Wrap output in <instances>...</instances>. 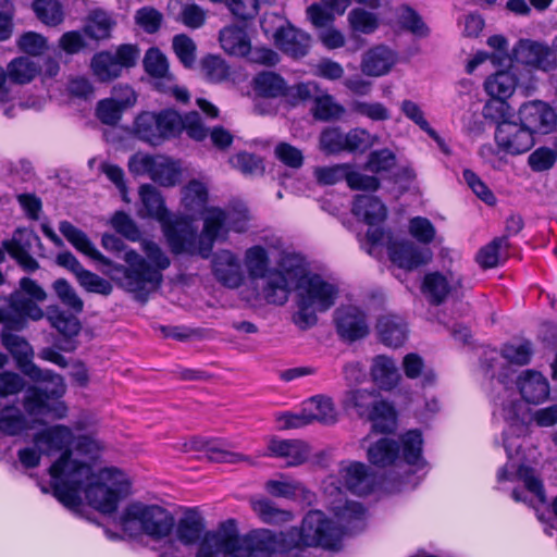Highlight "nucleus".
<instances>
[{
	"instance_id": "obj_1",
	"label": "nucleus",
	"mask_w": 557,
	"mask_h": 557,
	"mask_svg": "<svg viewBox=\"0 0 557 557\" xmlns=\"http://www.w3.org/2000/svg\"><path fill=\"white\" fill-rule=\"evenodd\" d=\"M325 493L334 520L312 510L304 518L300 529L278 533L259 529L245 535L238 533L233 522H227L203 539L196 557H272L301 546L338 549L344 534L363 528L364 509L359 503L348 502L335 484L326 485Z\"/></svg>"
},
{
	"instance_id": "obj_2",
	"label": "nucleus",
	"mask_w": 557,
	"mask_h": 557,
	"mask_svg": "<svg viewBox=\"0 0 557 557\" xmlns=\"http://www.w3.org/2000/svg\"><path fill=\"white\" fill-rule=\"evenodd\" d=\"M34 444L46 456L59 454L50 466L54 497L66 508L78 511L84 498L95 509L111 513L129 493L126 475L116 469L96 473L88 462L96 459L102 444L90 435L75 436L63 424L48 426L34 435Z\"/></svg>"
},
{
	"instance_id": "obj_3",
	"label": "nucleus",
	"mask_w": 557,
	"mask_h": 557,
	"mask_svg": "<svg viewBox=\"0 0 557 557\" xmlns=\"http://www.w3.org/2000/svg\"><path fill=\"white\" fill-rule=\"evenodd\" d=\"M278 267L280 270L268 275L265 299L270 304L284 305L294 289L297 310L293 314V322L301 330L312 327L318 322V313L335 305L339 295L337 284L308 273L302 259L295 255L284 256Z\"/></svg>"
},
{
	"instance_id": "obj_4",
	"label": "nucleus",
	"mask_w": 557,
	"mask_h": 557,
	"mask_svg": "<svg viewBox=\"0 0 557 557\" xmlns=\"http://www.w3.org/2000/svg\"><path fill=\"white\" fill-rule=\"evenodd\" d=\"M496 406L495 413L499 414L507 423V428L504 430V447L508 457V462L497 473L498 482L521 481L530 494L540 503H545L542 481L532 468L520 463L521 437L528 432L524 405L508 396Z\"/></svg>"
},
{
	"instance_id": "obj_5",
	"label": "nucleus",
	"mask_w": 557,
	"mask_h": 557,
	"mask_svg": "<svg viewBox=\"0 0 557 557\" xmlns=\"http://www.w3.org/2000/svg\"><path fill=\"white\" fill-rule=\"evenodd\" d=\"M140 246L147 260L135 250L126 251L124 261L127 267H120L124 274L121 285L135 294L137 299L145 301L150 293L160 287L162 271L170 267L171 260L153 240L143 239Z\"/></svg>"
},
{
	"instance_id": "obj_6",
	"label": "nucleus",
	"mask_w": 557,
	"mask_h": 557,
	"mask_svg": "<svg viewBox=\"0 0 557 557\" xmlns=\"http://www.w3.org/2000/svg\"><path fill=\"white\" fill-rule=\"evenodd\" d=\"M139 197L144 207L139 215L152 218L161 224L163 235L174 255L187 253L195 249L194 224L186 218H173L156 187L149 184L141 185Z\"/></svg>"
},
{
	"instance_id": "obj_7",
	"label": "nucleus",
	"mask_w": 557,
	"mask_h": 557,
	"mask_svg": "<svg viewBox=\"0 0 557 557\" xmlns=\"http://www.w3.org/2000/svg\"><path fill=\"white\" fill-rule=\"evenodd\" d=\"M249 213L246 207L240 206L227 212L219 208H209L203 215V228L198 235L195 226V249L188 255H200L207 258L216 239L225 238L228 231L245 232L248 228Z\"/></svg>"
},
{
	"instance_id": "obj_8",
	"label": "nucleus",
	"mask_w": 557,
	"mask_h": 557,
	"mask_svg": "<svg viewBox=\"0 0 557 557\" xmlns=\"http://www.w3.org/2000/svg\"><path fill=\"white\" fill-rule=\"evenodd\" d=\"M40 379H32L36 382L47 383L45 388L39 386H29L25 389L23 397V408L25 412L35 421L41 418L62 419L66 414V406L60 398L65 394L66 386L61 375L44 370Z\"/></svg>"
},
{
	"instance_id": "obj_9",
	"label": "nucleus",
	"mask_w": 557,
	"mask_h": 557,
	"mask_svg": "<svg viewBox=\"0 0 557 557\" xmlns=\"http://www.w3.org/2000/svg\"><path fill=\"white\" fill-rule=\"evenodd\" d=\"M343 405L359 418L373 423V430L381 433L393 432L396 428L394 407L374 388H354L346 392Z\"/></svg>"
},
{
	"instance_id": "obj_10",
	"label": "nucleus",
	"mask_w": 557,
	"mask_h": 557,
	"mask_svg": "<svg viewBox=\"0 0 557 557\" xmlns=\"http://www.w3.org/2000/svg\"><path fill=\"white\" fill-rule=\"evenodd\" d=\"M182 133V115L172 109L143 111L134 120L131 134L140 141L158 147Z\"/></svg>"
},
{
	"instance_id": "obj_11",
	"label": "nucleus",
	"mask_w": 557,
	"mask_h": 557,
	"mask_svg": "<svg viewBox=\"0 0 557 557\" xmlns=\"http://www.w3.org/2000/svg\"><path fill=\"white\" fill-rule=\"evenodd\" d=\"M120 523L126 531L138 527L156 541L168 539L174 529V518L166 509L140 503L128 505L120 517Z\"/></svg>"
},
{
	"instance_id": "obj_12",
	"label": "nucleus",
	"mask_w": 557,
	"mask_h": 557,
	"mask_svg": "<svg viewBox=\"0 0 557 557\" xmlns=\"http://www.w3.org/2000/svg\"><path fill=\"white\" fill-rule=\"evenodd\" d=\"M466 287V276L459 260L424 275L421 292L432 305L443 304L449 296L458 295Z\"/></svg>"
},
{
	"instance_id": "obj_13",
	"label": "nucleus",
	"mask_w": 557,
	"mask_h": 557,
	"mask_svg": "<svg viewBox=\"0 0 557 557\" xmlns=\"http://www.w3.org/2000/svg\"><path fill=\"white\" fill-rule=\"evenodd\" d=\"M128 169L135 175H148L153 182L164 187L176 185L182 175L177 161L160 154H134L128 161Z\"/></svg>"
},
{
	"instance_id": "obj_14",
	"label": "nucleus",
	"mask_w": 557,
	"mask_h": 557,
	"mask_svg": "<svg viewBox=\"0 0 557 557\" xmlns=\"http://www.w3.org/2000/svg\"><path fill=\"white\" fill-rule=\"evenodd\" d=\"M139 51L132 45H122L115 52L101 51L96 53L90 67L98 81L108 83L121 76L123 69L135 65Z\"/></svg>"
},
{
	"instance_id": "obj_15",
	"label": "nucleus",
	"mask_w": 557,
	"mask_h": 557,
	"mask_svg": "<svg viewBox=\"0 0 557 557\" xmlns=\"http://www.w3.org/2000/svg\"><path fill=\"white\" fill-rule=\"evenodd\" d=\"M44 311L33 300L22 297L21 293H12L9 297H0V323L3 330L20 331L25 327L26 320L42 319Z\"/></svg>"
},
{
	"instance_id": "obj_16",
	"label": "nucleus",
	"mask_w": 557,
	"mask_h": 557,
	"mask_svg": "<svg viewBox=\"0 0 557 557\" xmlns=\"http://www.w3.org/2000/svg\"><path fill=\"white\" fill-rule=\"evenodd\" d=\"M513 60L524 66L550 72L557 67V52L547 44L520 39L512 49Z\"/></svg>"
},
{
	"instance_id": "obj_17",
	"label": "nucleus",
	"mask_w": 557,
	"mask_h": 557,
	"mask_svg": "<svg viewBox=\"0 0 557 557\" xmlns=\"http://www.w3.org/2000/svg\"><path fill=\"white\" fill-rule=\"evenodd\" d=\"M520 123L533 134H549L557 125V113L547 102L531 100L522 103L518 110Z\"/></svg>"
},
{
	"instance_id": "obj_18",
	"label": "nucleus",
	"mask_w": 557,
	"mask_h": 557,
	"mask_svg": "<svg viewBox=\"0 0 557 557\" xmlns=\"http://www.w3.org/2000/svg\"><path fill=\"white\" fill-rule=\"evenodd\" d=\"M495 141L498 148L510 154H520L534 145L533 135L521 123L505 121L497 125Z\"/></svg>"
},
{
	"instance_id": "obj_19",
	"label": "nucleus",
	"mask_w": 557,
	"mask_h": 557,
	"mask_svg": "<svg viewBox=\"0 0 557 557\" xmlns=\"http://www.w3.org/2000/svg\"><path fill=\"white\" fill-rule=\"evenodd\" d=\"M11 331L12 330H2L1 342L15 359L20 370L29 379H40L44 377V375H47L44 373L42 369L33 362L34 350L25 338L11 333Z\"/></svg>"
},
{
	"instance_id": "obj_20",
	"label": "nucleus",
	"mask_w": 557,
	"mask_h": 557,
	"mask_svg": "<svg viewBox=\"0 0 557 557\" xmlns=\"http://www.w3.org/2000/svg\"><path fill=\"white\" fill-rule=\"evenodd\" d=\"M334 321L338 335L348 342L363 338L369 333L364 312L356 306H342L335 310Z\"/></svg>"
},
{
	"instance_id": "obj_21",
	"label": "nucleus",
	"mask_w": 557,
	"mask_h": 557,
	"mask_svg": "<svg viewBox=\"0 0 557 557\" xmlns=\"http://www.w3.org/2000/svg\"><path fill=\"white\" fill-rule=\"evenodd\" d=\"M264 455L282 459L286 467H297L309 459L311 449L306 442L300 440L272 437L268 442Z\"/></svg>"
},
{
	"instance_id": "obj_22",
	"label": "nucleus",
	"mask_w": 557,
	"mask_h": 557,
	"mask_svg": "<svg viewBox=\"0 0 557 557\" xmlns=\"http://www.w3.org/2000/svg\"><path fill=\"white\" fill-rule=\"evenodd\" d=\"M214 277L228 288H237L244 282V271L238 257L231 250H220L212 259Z\"/></svg>"
},
{
	"instance_id": "obj_23",
	"label": "nucleus",
	"mask_w": 557,
	"mask_h": 557,
	"mask_svg": "<svg viewBox=\"0 0 557 557\" xmlns=\"http://www.w3.org/2000/svg\"><path fill=\"white\" fill-rule=\"evenodd\" d=\"M388 253L392 262L405 270H412L426 264L432 252L429 248H419L410 242H395L389 245Z\"/></svg>"
},
{
	"instance_id": "obj_24",
	"label": "nucleus",
	"mask_w": 557,
	"mask_h": 557,
	"mask_svg": "<svg viewBox=\"0 0 557 557\" xmlns=\"http://www.w3.org/2000/svg\"><path fill=\"white\" fill-rule=\"evenodd\" d=\"M274 44L287 55L299 59L305 57L311 45L310 36L293 26L280 27L274 33Z\"/></svg>"
},
{
	"instance_id": "obj_25",
	"label": "nucleus",
	"mask_w": 557,
	"mask_h": 557,
	"mask_svg": "<svg viewBox=\"0 0 557 557\" xmlns=\"http://www.w3.org/2000/svg\"><path fill=\"white\" fill-rule=\"evenodd\" d=\"M117 91H124L125 98L121 99H103L98 103L97 116L98 119L108 125H115L122 116V112L136 102L135 91L127 85L115 86V94Z\"/></svg>"
},
{
	"instance_id": "obj_26",
	"label": "nucleus",
	"mask_w": 557,
	"mask_h": 557,
	"mask_svg": "<svg viewBox=\"0 0 557 557\" xmlns=\"http://www.w3.org/2000/svg\"><path fill=\"white\" fill-rule=\"evenodd\" d=\"M396 63V54L388 47L380 45L369 49L362 57L361 71L367 76L380 77L387 74Z\"/></svg>"
},
{
	"instance_id": "obj_27",
	"label": "nucleus",
	"mask_w": 557,
	"mask_h": 557,
	"mask_svg": "<svg viewBox=\"0 0 557 557\" xmlns=\"http://www.w3.org/2000/svg\"><path fill=\"white\" fill-rule=\"evenodd\" d=\"M522 398L530 404H540L549 396V384L546 377L534 370L523 371L517 381Z\"/></svg>"
},
{
	"instance_id": "obj_28",
	"label": "nucleus",
	"mask_w": 557,
	"mask_h": 557,
	"mask_svg": "<svg viewBox=\"0 0 557 557\" xmlns=\"http://www.w3.org/2000/svg\"><path fill=\"white\" fill-rule=\"evenodd\" d=\"M376 330L381 342L388 347L397 348L407 339V324L396 314L387 313L380 317Z\"/></svg>"
},
{
	"instance_id": "obj_29",
	"label": "nucleus",
	"mask_w": 557,
	"mask_h": 557,
	"mask_svg": "<svg viewBox=\"0 0 557 557\" xmlns=\"http://www.w3.org/2000/svg\"><path fill=\"white\" fill-rule=\"evenodd\" d=\"M339 481L351 493L366 495L372 490V478L368 474L367 467L360 462L343 465L339 469Z\"/></svg>"
},
{
	"instance_id": "obj_30",
	"label": "nucleus",
	"mask_w": 557,
	"mask_h": 557,
	"mask_svg": "<svg viewBox=\"0 0 557 557\" xmlns=\"http://www.w3.org/2000/svg\"><path fill=\"white\" fill-rule=\"evenodd\" d=\"M187 450L205 451L208 458L216 462L236 463L239 461L250 462L248 456L230 451L224 443L215 440L193 438Z\"/></svg>"
},
{
	"instance_id": "obj_31",
	"label": "nucleus",
	"mask_w": 557,
	"mask_h": 557,
	"mask_svg": "<svg viewBox=\"0 0 557 557\" xmlns=\"http://www.w3.org/2000/svg\"><path fill=\"white\" fill-rule=\"evenodd\" d=\"M352 213L372 226L382 223L386 219L387 209L375 196L358 195L354 200Z\"/></svg>"
},
{
	"instance_id": "obj_32",
	"label": "nucleus",
	"mask_w": 557,
	"mask_h": 557,
	"mask_svg": "<svg viewBox=\"0 0 557 557\" xmlns=\"http://www.w3.org/2000/svg\"><path fill=\"white\" fill-rule=\"evenodd\" d=\"M59 230L62 235L82 253L88 256L92 260L101 262L102 264L109 265L111 263L110 260L94 246L88 236L69 221L60 222Z\"/></svg>"
},
{
	"instance_id": "obj_33",
	"label": "nucleus",
	"mask_w": 557,
	"mask_h": 557,
	"mask_svg": "<svg viewBox=\"0 0 557 557\" xmlns=\"http://www.w3.org/2000/svg\"><path fill=\"white\" fill-rule=\"evenodd\" d=\"M213 532L205 533L202 519L195 513H187L181 518L175 528V537L183 545L189 546L199 542L200 548L203 539ZM199 549H197L198 552Z\"/></svg>"
},
{
	"instance_id": "obj_34",
	"label": "nucleus",
	"mask_w": 557,
	"mask_h": 557,
	"mask_svg": "<svg viewBox=\"0 0 557 557\" xmlns=\"http://www.w3.org/2000/svg\"><path fill=\"white\" fill-rule=\"evenodd\" d=\"M208 187L198 180L190 181L182 189V205L184 209L190 214L185 216L193 223L194 215L197 213L206 214V205L208 202Z\"/></svg>"
},
{
	"instance_id": "obj_35",
	"label": "nucleus",
	"mask_w": 557,
	"mask_h": 557,
	"mask_svg": "<svg viewBox=\"0 0 557 557\" xmlns=\"http://www.w3.org/2000/svg\"><path fill=\"white\" fill-rule=\"evenodd\" d=\"M220 44L223 50L236 57H245L250 51V39L244 27L230 25L220 30Z\"/></svg>"
},
{
	"instance_id": "obj_36",
	"label": "nucleus",
	"mask_w": 557,
	"mask_h": 557,
	"mask_svg": "<svg viewBox=\"0 0 557 557\" xmlns=\"http://www.w3.org/2000/svg\"><path fill=\"white\" fill-rule=\"evenodd\" d=\"M371 376L373 381L385 391L393 389L400 380L396 362L384 355L376 356L372 361Z\"/></svg>"
},
{
	"instance_id": "obj_37",
	"label": "nucleus",
	"mask_w": 557,
	"mask_h": 557,
	"mask_svg": "<svg viewBox=\"0 0 557 557\" xmlns=\"http://www.w3.org/2000/svg\"><path fill=\"white\" fill-rule=\"evenodd\" d=\"M114 26L115 21L111 14L102 10H94L87 17L84 33L91 39L104 40L110 38Z\"/></svg>"
},
{
	"instance_id": "obj_38",
	"label": "nucleus",
	"mask_w": 557,
	"mask_h": 557,
	"mask_svg": "<svg viewBox=\"0 0 557 557\" xmlns=\"http://www.w3.org/2000/svg\"><path fill=\"white\" fill-rule=\"evenodd\" d=\"M399 445L396 441L383 437L368 448L369 461L377 467L392 465L399 456Z\"/></svg>"
},
{
	"instance_id": "obj_39",
	"label": "nucleus",
	"mask_w": 557,
	"mask_h": 557,
	"mask_svg": "<svg viewBox=\"0 0 557 557\" xmlns=\"http://www.w3.org/2000/svg\"><path fill=\"white\" fill-rule=\"evenodd\" d=\"M145 71L156 79V87H161L173 75L169 72L166 57L157 48L147 50L144 58Z\"/></svg>"
},
{
	"instance_id": "obj_40",
	"label": "nucleus",
	"mask_w": 557,
	"mask_h": 557,
	"mask_svg": "<svg viewBox=\"0 0 557 557\" xmlns=\"http://www.w3.org/2000/svg\"><path fill=\"white\" fill-rule=\"evenodd\" d=\"M253 87L258 95L265 98H278L287 91L286 82L274 72L258 74L253 79Z\"/></svg>"
},
{
	"instance_id": "obj_41",
	"label": "nucleus",
	"mask_w": 557,
	"mask_h": 557,
	"mask_svg": "<svg viewBox=\"0 0 557 557\" xmlns=\"http://www.w3.org/2000/svg\"><path fill=\"white\" fill-rule=\"evenodd\" d=\"M309 422L330 424L336 421V411L330 398L314 396L304 405Z\"/></svg>"
},
{
	"instance_id": "obj_42",
	"label": "nucleus",
	"mask_w": 557,
	"mask_h": 557,
	"mask_svg": "<svg viewBox=\"0 0 557 557\" xmlns=\"http://www.w3.org/2000/svg\"><path fill=\"white\" fill-rule=\"evenodd\" d=\"M517 87V78L509 71H499L490 76L485 83V91L493 98L508 99Z\"/></svg>"
},
{
	"instance_id": "obj_43",
	"label": "nucleus",
	"mask_w": 557,
	"mask_h": 557,
	"mask_svg": "<svg viewBox=\"0 0 557 557\" xmlns=\"http://www.w3.org/2000/svg\"><path fill=\"white\" fill-rule=\"evenodd\" d=\"M311 112L314 119L326 122L339 120L345 114L346 110L332 95L322 90L313 102Z\"/></svg>"
},
{
	"instance_id": "obj_44",
	"label": "nucleus",
	"mask_w": 557,
	"mask_h": 557,
	"mask_svg": "<svg viewBox=\"0 0 557 557\" xmlns=\"http://www.w3.org/2000/svg\"><path fill=\"white\" fill-rule=\"evenodd\" d=\"M245 269L251 278H263L269 272L270 259L268 251L261 246L248 248L244 257Z\"/></svg>"
},
{
	"instance_id": "obj_45",
	"label": "nucleus",
	"mask_w": 557,
	"mask_h": 557,
	"mask_svg": "<svg viewBox=\"0 0 557 557\" xmlns=\"http://www.w3.org/2000/svg\"><path fill=\"white\" fill-rule=\"evenodd\" d=\"M40 73V66L27 57L13 59L8 65V77L13 83H30Z\"/></svg>"
},
{
	"instance_id": "obj_46",
	"label": "nucleus",
	"mask_w": 557,
	"mask_h": 557,
	"mask_svg": "<svg viewBox=\"0 0 557 557\" xmlns=\"http://www.w3.org/2000/svg\"><path fill=\"white\" fill-rule=\"evenodd\" d=\"M30 429V425L17 407H5L0 411V432L15 436Z\"/></svg>"
},
{
	"instance_id": "obj_47",
	"label": "nucleus",
	"mask_w": 557,
	"mask_h": 557,
	"mask_svg": "<svg viewBox=\"0 0 557 557\" xmlns=\"http://www.w3.org/2000/svg\"><path fill=\"white\" fill-rule=\"evenodd\" d=\"M47 319L50 324L63 336L73 337L81 330L79 321L73 314L66 313L59 307H49Z\"/></svg>"
},
{
	"instance_id": "obj_48",
	"label": "nucleus",
	"mask_w": 557,
	"mask_h": 557,
	"mask_svg": "<svg viewBox=\"0 0 557 557\" xmlns=\"http://www.w3.org/2000/svg\"><path fill=\"white\" fill-rule=\"evenodd\" d=\"M349 27L354 33L370 35L380 26L377 14L363 8L352 9L347 16Z\"/></svg>"
},
{
	"instance_id": "obj_49",
	"label": "nucleus",
	"mask_w": 557,
	"mask_h": 557,
	"mask_svg": "<svg viewBox=\"0 0 557 557\" xmlns=\"http://www.w3.org/2000/svg\"><path fill=\"white\" fill-rule=\"evenodd\" d=\"M32 8L37 18L47 26H58L64 20L63 7L59 0H35Z\"/></svg>"
},
{
	"instance_id": "obj_50",
	"label": "nucleus",
	"mask_w": 557,
	"mask_h": 557,
	"mask_svg": "<svg viewBox=\"0 0 557 557\" xmlns=\"http://www.w3.org/2000/svg\"><path fill=\"white\" fill-rule=\"evenodd\" d=\"M350 111L372 122H385L392 116L391 110L380 101L354 100Z\"/></svg>"
},
{
	"instance_id": "obj_51",
	"label": "nucleus",
	"mask_w": 557,
	"mask_h": 557,
	"mask_svg": "<svg viewBox=\"0 0 557 557\" xmlns=\"http://www.w3.org/2000/svg\"><path fill=\"white\" fill-rule=\"evenodd\" d=\"M251 506L265 523H283L290 521L293 518L292 512L276 508L271 500L265 498L251 500Z\"/></svg>"
},
{
	"instance_id": "obj_52",
	"label": "nucleus",
	"mask_w": 557,
	"mask_h": 557,
	"mask_svg": "<svg viewBox=\"0 0 557 557\" xmlns=\"http://www.w3.org/2000/svg\"><path fill=\"white\" fill-rule=\"evenodd\" d=\"M401 453L404 460L409 465L420 466L422 463V435L417 430L408 431L401 436Z\"/></svg>"
},
{
	"instance_id": "obj_53",
	"label": "nucleus",
	"mask_w": 557,
	"mask_h": 557,
	"mask_svg": "<svg viewBox=\"0 0 557 557\" xmlns=\"http://www.w3.org/2000/svg\"><path fill=\"white\" fill-rule=\"evenodd\" d=\"M175 5H180L177 20L185 26L196 29L203 25L206 12L199 5L188 0H177Z\"/></svg>"
},
{
	"instance_id": "obj_54",
	"label": "nucleus",
	"mask_w": 557,
	"mask_h": 557,
	"mask_svg": "<svg viewBox=\"0 0 557 557\" xmlns=\"http://www.w3.org/2000/svg\"><path fill=\"white\" fill-rule=\"evenodd\" d=\"M400 110L407 119L417 124L422 131L429 136L435 139L441 146L443 140L438 134L430 126L429 122L424 117V113L420 106L411 100H404L400 104Z\"/></svg>"
},
{
	"instance_id": "obj_55",
	"label": "nucleus",
	"mask_w": 557,
	"mask_h": 557,
	"mask_svg": "<svg viewBox=\"0 0 557 557\" xmlns=\"http://www.w3.org/2000/svg\"><path fill=\"white\" fill-rule=\"evenodd\" d=\"M16 45L22 52L33 57L44 54L49 48L47 38L32 30L22 34L17 38Z\"/></svg>"
},
{
	"instance_id": "obj_56",
	"label": "nucleus",
	"mask_w": 557,
	"mask_h": 557,
	"mask_svg": "<svg viewBox=\"0 0 557 557\" xmlns=\"http://www.w3.org/2000/svg\"><path fill=\"white\" fill-rule=\"evenodd\" d=\"M398 22L401 26L418 37H425L429 28L421 16L410 7L403 5L398 9Z\"/></svg>"
},
{
	"instance_id": "obj_57",
	"label": "nucleus",
	"mask_w": 557,
	"mask_h": 557,
	"mask_svg": "<svg viewBox=\"0 0 557 557\" xmlns=\"http://www.w3.org/2000/svg\"><path fill=\"white\" fill-rule=\"evenodd\" d=\"M377 141V136L369 131L356 127L345 134V146L348 151H364Z\"/></svg>"
},
{
	"instance_id": "obj_58",
	"label": "nucleus",
	"mask_w": 557,
	"mask_h": 557,
	"mask_svg": "<svg viewBox=\"0 0 557 557\" xmlns=\"http://www.w3.org/2000/svg\"><path fill=\"white\" fill-rule=\"evenodd\" d=\"M79 285L88 293L108 296L112 293V284L106 278L84 269L76 277Z\"/></svg>"
},
{
	"instance_id": "obj_59",
	"label": "nucleus",
	"mask_w": 557,
	"mask_h": 557,
	"mask_svg": "<svg viewBox=\"0 0 557 557\" xmlns=\"http://www.w3.org/2000/svg\"><path fill=\"white\" fill-rule=\"evenodd\" d=\"M172 47L184 66L190 67L194 65L196 61V44L190 37L184 34L174 36Z\"/></svg>"
},
{
	"instance_id": "obj_60",
	"label": "nucleus",
	"mask_w": 557,
	"mask_h": 557,
	"mask_svg": "<svg viewBox=\"0 0 557 557\" xmlns=\"http://www.w3.org/2000/svg\"><path fill=\"white\" fill-rule=\"evenodd\" d=\"M508 243L505 237L495 238L490 244L480 249L476 255L478 263L485 269L498 265L500 259V248L507 247Z\"/></svg>"
},
{
	"instance_id": "obj_61",
	"label": "nucleus",
	"mask_w": 557,
	"mask_h": 557,
	"mask_svg": "<svg viewBox=\"0 0 557 557\" xmlns=\"http://www.w3.org/2000/svg\"><path fill=\"white\" fill-rule=\"evenodd\" d=\"M230 163L245 175H261L264 171L262 160L248 152H239L233 156Z\"/></svg>"
},
{
	"instance_id": "obj_62",
	"label": "nucleus",
	"mask_w": 557,
	"mask_h": 557,
	"mask_svg": "<svg viewBox=\"0 0 557 557\" xmlns=\"http://www.w3.org/2000/svg\"><path fill=\"white\" fill-rule=\"evenodd\" d=\"M53 289L63 305H65L76 313L83 310V300L79 298L75 289L70 285V283L66 280H57L53 283Z\"/></svg>"
},
{
	"instance_id": "obj_63",
	"label": "nucleus",
	"mask_w": 557,
	"mask_h": 557,
	"mask_svg": "<svg viewBox=\"0 0 557 557\" xmlns=\"http://www.w3.org/2000/svg\"><path fill=\"white\" fill-rule=\"evenodd\" d=\"M265 488L271 495L285 498L295 497L305 491L300 482L285 478L268 481L265 483Z\"/></svg>"
},
{
	"instance_id": "obj_64",
	"label": "nucleus",
	"mask_w": 557,
	"mask_h": 557,
	"mask_svg": "<svg viewBox=\"0 0 557 557\" xmlns=\"http://www.w3.org/2000/svg\"><path fill=\"white\" fill-rule=\"evenodd\" d=\"M136 24L148 34H153L159 30L163 15L157 9L152 7H144L135 13Z\"/></svg>"
}]
</instances>
